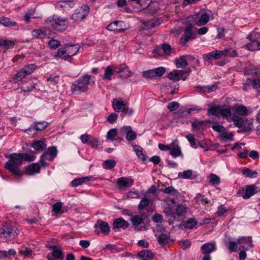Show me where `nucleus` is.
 <instances>
[{
	"instance_id": "34",
	"label": "nucleus",
	"mask_w": 260,
	"mask_h": 260,
	"mask_svg": "<svg viewBox=\"0 0 260 260\" xmlns=\"http://www.w3.org/2000/svg\"><path fill=\"white\" fill-rule=\"evenodd\" d=\"M232 108L229 107L226 108H222L221 109L220 115L223 118L226 119L228 122H230L232 116Z\"/></svg>"
},
{
	"instance_id": "20",
	"label": "nucleus",
	"mask_w": 260,
	"mask_h": 260,
	"mask_svg": "<svg viewBox=\"0 0 260 260\" xmlns=\"http://www.w3.org/2000/svg\"><path fill=\"white\" fill-rule=\"evenodd\" d=\"M47 258L48 260H63V255L61 250L54 249L51 254H48Z\"/></svg>"
},
{
	"instance_id": "10",
	"label": "nucleus",
	"mask_w": 260,
	"mask_h": 260,
	"mask_svg": "<svg viewBox=\"0 0 260 260\" xmlns=\"http://www.w3.org/2000/svg\"><path fill=\"white\" fill-rule=\"evenodd\" d=\"M187 75V72L186 71L175 70L170 72L168 75V77L172 80L177 81L181 79L185 80Z\"/></svg>"
},
{
	"instance_id": "36",
	"label": "nucleus",
	"mask_w": 260,
	"mask_h": 260,
	"mask_svg": "<svg viewBox=\"0 0 260 260\" xmlns=\"http://www.w3.org/2000/svg\"><path fill=\"white\" fill-rule=\"evenodd\" d=\"M139 257L143 260H149L153 258V255L152 252L149 250H144L138 253Z\"/></svg>"
},
{
	"instance_id": "31",
	"label": "nucleus",
	"mask_w": 260,
	"mask_h": 260,
	"mask_svg": "<svg viewBox=\"0 0 260 260\" xmlns=\"http://www.w3.org/2000/svg\"><path fill=\"white\" fill-rule=\"evenodd\" d=\"M21 158V161L23 162V161H32L34 160L36 158V154L34 151H30L26 153H19Z\"/></svg>"
},
{
	"instance_id": "44",
	"label": "nucleus",
	"mask_w": 260,
	"mask_h": 260,
	"mask_svg": "<svg viewBox=\"0 0 260 260\" xmlns=\"http://www.w3.org/2000/svg\"><path fill=\"white\" fill-rule=\"evenodd\" d=\"M225 245L230 251L232 252H236L238 250L239 248L238 245H239V244L238 243V240L237 242L230 241L228 243H226Z\"/></svg>"
},
{
	"instance_id": "15",
	"label": "nucleus",
	"mask_w": 260,
	"mask_h": 260,
	"mask_svg": "<svg viewBox=\"0 0 260 260\" xmlns=\"http://www.w3.org/2000/svg\"><path fill=\"white\" fill-rule=\"evenodd\" d=\"M134 180L130 177H123L117 180V184L120 188L129 187L133 185Z\"/></svg>"
},
{
	"instance_id": "63",
	"label": "nucleus",
	"mask_w": 260,
	"mask_h": 260,
	"mask_svg": "<svg viewBox=\"0 0 260 260\" xmlns=\"http://www.w3.org/2000/svg\"><path fill=\"white\" fill-rule=\"evenodd\" d=\"M202 109L198 106H193L190 108H187L186 110V113L190 114L192 113L193 112H199L201 111Z\"/></svg>"
},
{
	"instance_id": "43",
	"label": "nucleus",
	"mask_w": 260,
	"mask_h": 260,
	"mask_svg": "<svg viewBox=\"0 0 260 260\" xmlns=\"http://www.w3.org/2000/svg\"><path fill=\"white\" fill-rule=\"evenodd\" d=\"M48 126V123L46 121L36 122L33 123V128L36 131H42Z\"/></svg>"
},
{
	"instance_id": "52",
	"label": "nucleus",
	"mask_w": 260,
	"mask_h": 260,
	"mask_svg": "<svg viewBox=\"0 0 260 260\" xmlns=\"http://www.w3.org/2000/svg\"><path fill=\"white\" fill-rule=\"evenodd\" d=\"M209 182L213 185H218L220 183V179L216 175L211 174L209 176Z\"/></svg>"
},
{
	"instance_id": "3",
	"label": "nucleus",
	"mask_w": 260,
	"mask_h": 260,
	"mask_svg": "<svg viewBox=\"0 0 260 260\" xmlns=\"http://www.w3.org/2000/svg\"><path fill=\"white\" fill-rule=\"evenodd\" d=\"M91 76L88 75H85L74 82L72 85L71 90L74 94H79L85 92L88 89L90 80Z\"/></svg>"
},
{
	"instance_id": "54",
	"label": "nucleus",
	"mask_w": 260,
	"mask_h": 260,
	"mask_svg": "<svg viewBox=\"0 0 260 260\" xmlns=\"http://www.w3.org/2000/svg\"><path fill=\"white\" fill-rule=\"evenodd\" d=\"M115 165L116 162L115 160L108 159L104 161L103 166L106 169H111L115 167Z\"/></svg>"
},
{
	"instance_id": "5",
	"label": "nucleus",
	"mask_w": 260,
	"mask_h": 260,
	"mask_svg": "<svg viewBox=\"0 0 260 260\" xmlns=\"http://www.w3.org/2000/svg\"><path fill=\"white\" fill-rule=\"evenodd\" d=\"M250 42L245 45V48L250 51L260 50V30L255 29L248 36Z\"/></svg>"
},
{
	"instance_id": "25",
	"label": "nucleus",
	"mask_w": 260,
	"mask_h": 260,
	"mask_svg": "<svg viewBox=\"0 0 260 260\" xmlns=\"http://www.w3.org/2000/svg\"><path fill=\"white\" fill-rule=\"evenodd\" d=\"M75 3L73 1H63L56 4V7L58 9L62 8L64 10H69L74 7Z\"/></svg>"
},
{
	"instance_id": "30",
	"label": "nucleus",
	"mask_w": 260,
	"mask_h": 260,
	"mask_svg": "<svg viewBox=\"0 0 260 260\" xmlns=\"http://www.w3.org/2000/svg\"><path fill=\"white\" fill-rule=\"evenodd\" d=\"M132 146L138 157L143 161L145 160L146 155L144 153L143 149L141 147L134 144H132Z\"/></svg>"
},
{
	"instance_id": "45",
	"label": "nucleus",
	"mask_w": 260,
	"mask_h": 260,
	"mask_svg": "<svg viewBox=\"0 0 260 260\" xmlns=\"http://www.w3.org/2000/svg\"><path fill=\"white\" fill-rule=\"evenodd\" d=\"M200 89V91L201 92L203 93H210L216 90L217 88V87L216 85H212L211 86H202L199 87Z\"/></svg>"
},
{
	"instance_id": "4",
	"label": "nucleus",
	"mask_w": 260,
	"mask_h": 260,
	"mask_svg": "<svg viewBox=\"0 0 260 260\" xmlns=\"http://www.w3.org/2000/svg\"><path fill=\"white\" fill-rule=\"evenodd\" d=\"M246 72L248 74L260 76V68L256 67L248 68L246 69ZM249 85H251L252 88L257 91H260V78H253L247 80L244 86ZM245 89L246 87L244 88V89Z\"/></svg>"
},
{
	"instance_id": "17",
	"label": "nucleus",
	"mask_w": 260,
	"mask_h": 260,
	"mask_svg": "<svg viewBox=\"0 0 260 260\" xmlns=\"http://www.w3.org/2000/svg\"><path fill=\"white\" fill-rule=\"evenodd\" d=\"M124 23L121 21H115L111 23L107 26V29L110 31H114L116 32H121L123 31L125 27H118V25H123Z\"/></svg>"
},
{
	"instance_id": "6",
	"label": "nucleus",
	"mask_w": 260,
	"mask_h": 260,
	"mask_svg": "<svg viewBox=\"0 0 260 260\" xmlns=\"http://www.w3.org/2000/svg\"><path fill=\"white\" fill-rule=\"evenodd\" d=\"M78 45L67 46L58 49L56 56L65 60L75 55L79 51Z\"/></svg>"
},
{
	"instance_id": "18",
	"label": "nucleus",
	"mask_w": 260,
	"mask_h": 260,
	"mask_svg": "<svg viewBox=\"0 0 260 260\" xmlns=\"http://www.w3.org/2000/svg\"><path fill=\"white\" fill-rule=\"evenodd\" d=\"M201 249L203 254H210L216 250V243L215 242L206 243L202 246Z\"/></svg>"
},
{
	"instance_id": "48",
	"label": "nucleus",
	"mask_w": 260,
	"mask_h": 260,
	"mask_svg": "<svg viewBox=\"0 0 260 260\" xmlns=\"http://www.w3.org/2000/svg\"><path fill=\"white\" fill-rule=\"evenodd\" d=\"M187 209L185 205L179 204L176 208V213L178 216H182L186 213Z\"/></svg>"
},
{
	"instance_id": "46",
	"label": "nucleus",
	"mask_w": 260,
	"mask_h": 260,
	"mask_svg": "<svg viewBox=\"0 0 260 260\" xmlns=\"http://www.w3.org/2000/svg\"><path fill=\"white\" fill-rule=\"evenodd\" d=\"M194 202L198 205H205L208 203L209 201L207 198H205L204 196H202L200 194L197 195L196 197L194 199Z\"/></svg>"
},
{
	"instance_id": "37",
	"label": "nucleus",
	"mask_w": 260,
	"mask_h": 260,
	"mask_svg": "<svg viewBox=\"0 0 260 260\" xmlns=\"http://www.w3.org/2000/svg\"><path fill=\"white\" fill-rule=\"evenodd\" d=\"M0 23L6 27L16 26L17 23L10 18L2 17L0 18Z\"/></svg>"
},
{
	"instance_id": "38",
	"label": "nucleus",
	"mask_w": 260,
	"mask_h": 260,
	"mask_svg": "<svg viewBox=\"0 0 260 260\" xmlns=\"http://www.w3.org/2000/svg\"><path fill=\"white\" fill-rule=\"evenodd\" d=\"M131 221L135 229L140 230L141 229L139 228V226L143 222V219L138 215H136L132 218Z\"/></svg>"
},
{
	"instance_id": "23",
	"label": "nucleus",
	"mask_w": 260,
	"mask_h": 260,
	"mask_svg": "<svg viewBox=\"0 0 260 260\" xmlns=\"http://www.w3.org/2000/svg\"><path fill=\"white\" fill-rule=\"evenodd\" d=\"M209 20V15L205 13L201 15L194 20V24L198 26L205 25Z\"/></svg>"
},
{
	"instance_id": "22",
	"label": "nucleus",
	"mask_w": 260,
	"mask_h": 260,
	"mask_svg": "<svg viewBox=\"0 0 260 260\" xmlns=\"http://www.w3.org/2000/svg\"><path fill=\"white\" fill-rule=\"evenodd\" d=\"M31 146L37 151L43 150L46 149L47 144L45 139L34 141L31 144Z\"/></svg>"
},
{
	"instance_id": "47",
	"label": "nucleus",
	"mask_w": 260,
	"mask_h": 260,
	"mask_svg": "<svg viewBox=\"0 0 260 260\" xmlns=\"http://www.w3.org/2000/svg\"><path fill=\"white\" fill-rule=\"evenodd\" d=\"M117 129L116 128H112L110 129L107 134V140L111 141L115 140V137L117 135Z\"/></svg>"
},
{
	"instance_id": "13",
	"label": "nucleus",
	"mask_w": 260,
	"mask_h": 260,
	"mask_svg": "<svg viewBox=\"0 0 260 260\" xmlns=\"http://www.w3.org/2000/svg\"><path fill=\"white\" fill-rule=\"evenodd\" d=\"M115 72L119 74L122 78H127L131 76L132 72L125 64H121L116 66L115 68Z\"/></svg>"
},
{
	"instance_id": "21",
	"label": "nucleus",
	"mask_w": 260,
	"mask_h": 260,
	"mask_svg": "<svg viewBox=\"0 0 260 260\" xmlns=\"http://www.w3.org/2000/svg\"><path fill=\"white\" fill-rule=\"evenodd\" d=\"M40 171V166L38 163H33L25 167V173L30 175H33L36 173H39Z\"/></svg>"
},
{
	"instance_id": "61",
	"label": "nucleus",
	"mask_w": 260,
	"mask_h": 260,
	"mask_svg": "<svg viewBox=\"0 0 260 260\" xmlns=\"http://www.w3.org/2000/svg\"><path fill=\"white\" fill-rule=\"evenodd\" d=\"M204 124V122L203 121L199 120H195L193 122H191V126L193 128V129L197 130L201 128Z\"/></svg>"
},
{
	"instance_id": "2",
	"label": "nucleus",
	"mask_w": 260,
	"mask_h": 260,
	"mask_svg": "<svg viewBox=\"0 0 260 260\" xmlns=\"http://www.w3.org/2000/svg\"><path fill=\"white\" fill-rule=\"evenodd\" d=\"M45 24L50 25L56 30L62 31L67 28L69 22L67 18L54 15L47 18L45 20Z\"/></svg>"
},
{
	"instance_id": "29",
	"label": "nucleus",
	"mask_w": 260,
	"mask_h": 260,
	"mask_svg": "<svg viewBox=\"0 0 260 260\" xmlns=\"http://www.w3.org/2000/svg\"><path fill=\"white\" fill-rule=\"evenodd\" d=\"M116 66H109L105 70L103 79L104 80H111L112 79V76L115 72V68Z\"/></svg>"
},
{
	"instance_id": "56",
	"label": "nucleus",
	"mask_w": 260,
	"mask_h": 260,
	"mask_svg": "<svg viewBox=\"0 0 260 260\" xmlns=\"http://www.w3.org/2000/svg\"><path fill=\"white\" fill-rule=\"evenodd\" d=\"M153 70H150L143 72L142 75L144 78L153 79L155 78Z\"/></svg>"
},
{
	"instance_id": "9",
	"label": "nucleus",
	"mask_w": 260,
	"mask_h": 260,
	"mask_svg": "<svg viewBox=\"0 0 260 260\" xmlns=\"http://www.w3.org/2000/svg\"><path fill=\"white\" fill-rule=\"evenodd\" d=\"M57 151L55 147H50L48 149L47 151H46L41 156L40 162L43 166L46 165L45 161L48 160L52 161L57 155Z\"/></svg>"
},
{
	"instance_id": "51",
	"label": "nucleus",
	"mask_w": 260,
	"mask_h": 260,
	"mask_svg": "<svg viewBox=\"0 0 260 260\" xmlns=\"http://www.w3.org/2000/svg\"><path fill=\"white\" fill-rule=\"evenodd\" d=\"M223 51V56L224 57H236L237 56L236 51L232 48H228Z\"/></svg>"
},
{
	"instance_id": "28",
	"label": "nucleus",
	"mask_w": 260,
	"mask_h": 260,
	"mask_svg": "<svg viewBox=\"0 0 260 260\" xmlns=\"http://www.w3.org/2000/svg\"><path fill=\"white\" fill-rule=\"evenodd\" d=\"M235 109L236 113L239 115L246 116L249 114L247 107L243 105H236Z\"/></svg>"
},
{
	"instance_id": "12",
	"label": "nucleus",
	"mask_w": 260,
	"mask_h": 260,
	"mask_svg": "<svg viewBox=\"0 0 260 260\" xmlns=\"http://www.w3.org/2000/svg\"><path fill=\"white\" fill-rule=\"evenodd\" d=\"M169 150L170 154H171L172 157L175 158L178 156H182V157H183V154L179 146L178 141L177 140H174L170 144Z\"/></svg>"
},
{
	"instance_id": "57",
	"label": "nucleus",
	"mask_w": 260,
	"mask_h": 260,
	"mask_svg": "<svg viewBox=\"0 0 260 260\" xmlns=\"http://www.w3.org/2000/svg\"><path fill=\"white\" fill-rule=\"evenodd\" d=\"M150 203V200L146 198H143L140 202L138 206L139 210H143L146 207H147Z\"/></svg>"
},
{
	"instance_id": "59",
	"label": "nucleus",
	"mask_w": 260,
	"mask_h": 260,
	"mask_svg": "<svg viewBox=\"0 0 260 260\" xmlns=\"http://www.w3.org/2000/svg\"><path fill=\"white\" fill-rule=\"evenodd\" d=\"M156 77L162 76L166 72V69L164 67H159L153 70Z\"/></svg>"
},
{
	"instance_id": "8",
	"label": "nucleus",
	"mask_w": 260,
	"mask_h": 260,
	"mask_svg": "<svg viewBox=\"0 0 260 260\" xmlns=\"http://www.w3.org/2000/svg\"><path fill=\"white\" fill-rule=\"evenodd\" d=\"M90 8L85 5L77 9L72 16V19L75 21L80 22L84 19L89 14Z\"/></svg>"
},
{
	"instance_id": "7",
	"label": "nucleus",
	"mask_w": 260,
	"mask_h": 260,
	"mask_svg": "<svg viewBox=\"0 0 260 260\" xmlns=\"http://www.w3.org/2000/svg\"><path fill=\"white\" fill-rule=\"evenodd\" d=\"M36 69V66L34 63H31L24 66L13 77V80L15 82L20 81L26 76L31 74Z\"/></svg>"
},
{
	"instance_id": "26",
	"label": "nucleus",
	"mask_w": 260,
	"mask_h": 260,
	"mask_svg": "<svg viewBox=\"0 0 260 260\" xmlns=\"http://www.w3.org/2000/svg\"><path fill=\"white\" fill-rule=\"evenodd\" d=\"M125 105L126 102L124 101L114 99L112 102L113 108L116 112H122Z\"/></svg>"
},
{
	"instance_id": "50",
	"label": "nucleus",
	"mask_w": 260,
	"mask_h": 260,
	"mask_svg": "<svg viewBox=\"0 0 260 260\" xmlns=\"http://www.w3.org/2000/svg\"><path fill=\"white\" fill-rule=\"evenodd\" d=\"M163 192L173 196H178L179 195L178 190L175 189L173 186H169L164 188Z\"/></svg>"
},
{
	"instance_id": "32",
	"label": "nucleus",
	"mask_w": 260,
	"mask_h": 260,
	"mask_svg": "<svg viewBox=\"0 0 260 260\" xmlns=\"http://www.w3.org/2000/svg\"><path fill=\"white\" fill-rule=\"evenodd\" d=\"M189 56H181L178 58H176V65L178 68H183L188 65L187 58Z\"/></svg>"
},
{
	"instance_id": "62",
	"label": "nucleus",
	"mask_w": 260,
	"mask_h": 260,
	"mask_svg": "<svg viewBox=\"0 0 260 260\" xmlns=\"http://www.w3.org/2000/svg\"><path fill=\"white\" fill-rule=\"evenodd\" d=\"M160 22L159 19L156 20H150L146 22L147 26L150 28L155 27L156 25L160 24Z\"/></svg>"
},
{
	"instance_id": "11",
	"label": "nucleus",
	"mask_w": 260,
	"mask_h": 260,
	"mask_svg": "<svg viewBox=\"0 0 260 260\" xmlns=\"http://www.w3.org/2000/svg\"><path fill=\"white\" fill-rule=\"evenodd\" d=\"M238 243L241 245L239 249L248 250L249 248L253 247L252 240L251 237H241L238 239Z\"/></svg>"
},
{
	"instance_id": "41",
	"label": "nucleus",
	"mask_w": 260,
	"mask_h": 260,
	"mask_svg": "<svg viewBox=\"0 0 260 260\" xmlns=\"http://www.w3.org/2000/svg\"><path fill=\"white\" fill-rule=\"evenodd\" d=\"M221 107L220 106H213L210 108L207 112L208 115L219 116L220 115Z\"/></svg>"
},
{
	"instance_id": "24",
	"label": "nucleus",
	"mask_w": 260,
	"mask_h": 260,
	"mask_svg": "<svg viewBox=\"0 0 260 260\" xmlns=\"http://www.w3.org/2000/svg\"><path fill=\"white\" fill-rule=\"evenodd\" d=\"M48 34V30L45 27L35 29L32 30L31 35L36 38H43Z\"/></svg>"
},
{
	"instance_id": "42",
	"label": "nucleus",
	"mask_w": 260,
	"mask_h": 260,
	"mask_svg": "<svg viewBox=\"0 0 260 260\" xmlns=\"http://www.w3.org/2000/svg\"><path fill=\"white\" fill-rule=\"evenodd\" d=\"M242 173L246 177L255 178L257 176V172L255 171H252L248 168H244L242 170Z\"/></svg>"
},
{
	"instance_id": "1",
	"label": "nucleus",
	"mask_w": 260,
	"mask_h": 260,
	"mask_svg": "<svg viewBox=\"0 0 260 260\" xmlns=\"http://www.w3.org/2000/svg\"><path fill=\"white\" fill-rule=\"evenodd\" d=\"M19 153H14L9 155V160L5 164V168L13 175L21 176L23 173L20 168L22 164L21 158Z\"/></svg>"
},
{
	"instance_id": "27",
	"label": "nucleus",
	"mask_w": 260,
	"mask_h": 260,
	"mask_svg": "<svg viewBox=\"0 0 260 260\" xmlns=\"http://www.w3.org/2000/svg\"><path fill=\"white\" fill-rule=\"evenodd\" d=\"M94 226L95 228L98 226L99 227L102 232L105 235H107L109 233L110 228L108 222L102 220H98Z\"/></svg>"
},
{
	"instance_id": "55",
	"label": "nucleus",
	"mask_w": 260,
	"mask_h": 260,
	"mask_svg": "<svg viewBox=\"0 0 260 260\" xmlns=\"http://www.w3.org/2000/svg\"><path fill=\"white\" fill-rule=\"evenodd\" d=\"M169 238L168 235L162 234L158 237V242L160 245H166L168 243Z\"/></svg>"
},
{
	"instance_id": "58",
	"label": "nucleus",
	"mask_w": 260,
	"mask_h": 260,
	"mask_svg": "<svg viewBox=\"0 0 260 260\" xmlns=\"http://www.w3.org/2000/svg\"><path fill=\"white\" fill-rule=\"evenodd\" d=\"M192 175V171L190 170L180 172L178 174V176L184 179H189Z\"/></svg>"
},
{
	"instance_id": "60",
	"label": "nucleus",
	"mask_w": 260,
	"mask_h": 260,
	"mask_svg": "<svg viewBox=\"0 0 260 260\" xmlns=\"http://www.w3.org/2000/svg\"><path fill=\"white\" fill-rule=\"evenodd\" d=\"M161 49L163 50L164 53L166 55H169L172 51V48L171 46L168 44H164L162 45Z\"/></svg>"
},
{
	"instance_id": "49",
	"label": "nucleus",
	"mask_w": 260,
	"mask_h": 260,
	"mask_svg": "<svg viewBox=\"0 0 260 260\" xmlns=\"http://www.w3.org/2000/svg\"><path fill=\"white\" fill-rule=\"evenodd\" d=\"M197 225V221L193 218H189L184 222V226L188 229H192Z\"/></svg>"
},
{
	"instance_id": "33",
	"label": "nucleus",
	"mask_w": 260,
	"mask_h": 260,
	"mask_svg": "<svg viewBox=\"0 0 260 260\" xmlns=\"http://www.w3.org/2000/svg\"><path fill=\"white\" fill-rule=\"evenodd\" d=\"M234 134L230 132H223L220 134L219 139L223 142H227L233 140Z\"/></svg>"
},
{
	"instance_id": "35",
	"label": "nucleus",
	"mask_w": 260,
	"mask_h": 260,
	"mask_svg": "<svg viewBox=\"0 0 260 260\" xmlns=\"http://www.w3.org/2000/svg\"><path fill=\"white\" fill-rule=\"evenodd\" d=\"M128 225V223L122 218H118L114 220L113 228H120L122 227L126 228Z\"/></svg>"
},
{
	"instance_id": "19",
	"label": "nucleus",
	"mask_w": 260,
	"mask_h": 260,
	"mask_svg": "<svg viewBox=\"0 0 260 260\" xmlns=\"http://www.w3.org/2000/svg\"><path fill=\"white\" fill-rule=\"evenodd\" d=\"M194 36L192 32V25H188L185 29L183 35L181 38V40L184 43L188 42L190 40L194 39Z\"/></svg>"
},
{
	"instance_id": "16",
	"label": "nucleus",
	"mask_w": 260,
	"mask_h": 260,
	"mask_svg": "<svg viewBox=\"0 0 260 260\" xmlns=\"http://www.w3.org/2000/svg\"><path fill=\"white\" fill-rule=\"evenodd\" d=\"M120 132L122 134L126 133V139L128 141H132L136 139L137 134L132 130V127L130 126H123L120 129Z\"/></svg>"
},
{
	"instance_id": "14",
	"label": "nucleus",
	"mask_w": 260,
	"mask_h": 260,
	"mask_svg": "<svg viewBox=\"0 0 260 260\" xmlns=\"http://www.w3.org/2000/svg\"><path fill=\"white\" fill-rule=\"evenodd\" d=\"M259 191L260 189L255 185H247L246 187L245 193L242 195V198L244 199H248Z\"/></svg>"
},
{
	"instance_id": "39",
	"label": "nucleus",
	"mask_w": 260,
	"mask_h": 260,
	"mask_svg": "<svg viewBox=\"0 0 260 260\" xmlns=\"http://www.w3.org/2000/svg\"><path fill=\"white\" fill-rule=\"evenodd\" d=\"M233 121L235 126L241 127L243 126L244 120L238 115H234L231 119L230 122Z\"/></svg>"
},
{
	"instance_id": "40",
	"label": "nucleus",
	"mask_w": 260,
	"mask_h": 260,
	"mask_svg": "<svg viewBox=\"0 0 260 260\" xmlns=\"http://www.w3.org/2000/svg\"><path fill=\"white\" fill-rule=\"evenodd\" d=\"M62 205L63 204L61 202H56L54 203L52 206V211L56 214H62L64 212L62 209Z\"/></svg>"
},
{
	"instance_id": "64",
	"label": "nucleus",
	"mask_w": 260,
	"mask_h": 260,
	"mask_svg": "<svg viewBox=\"0 0 260 260\" xmlns=\"http://www.w3.org/2000/svg\"><path fill=\"white\" fill-rule=\"evenodd\" d=\"M118 118V115L115 113H111L107 117V120L110 123H113L116 121Z\"/></svg>"
},
{
	"instance_id": "53",
	"label": "nucleus",
	"mask_w": 260,
	"mask_h": 260,
	"mask_svg": "<svg viewBox=\"0 0 260 260\" xmlns=\"http://www.w3.org/2000/svg\"><path fill=\"white\" fill-rule=\"evenodd\" d=\"M14 45V42L11 40L0 39V47L4 46L6 48L13 47Z\"/></svg>"
}]
</instances>
